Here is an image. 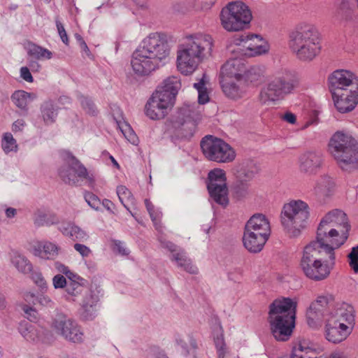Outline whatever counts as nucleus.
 I'll list each match as a JSON object with an SVG mask.
<instances>
[{"label": "nucleus", "instance_id": "obj_1", "mask_svg": "<svg viewBox=\"0 0 358 358\" xmlns=\"http://www.w3.org/2000/svg\"><path fill=\"white\" fill-rule=\"evenodd\" d=\"M213 46L214 40L208 34L197 32L185 36L177 50L178 71L185 76L192 74L201 63L212 56Z\"/></svg>", "mask_w": 358, "mask_h": 358}, {"label": "nucleus", "instance_id": "obj_2", "mask_svg": "<svg viewBox=\"0 0 358 358\" xmlns=\"http://www.w3.org/2000/svg\"><path fill=\"white\" fill-rule=\"evenodd\" d=\"M337 248L316 238L304 248L300 266L308 278L322 280L327 278L335 265Z\"/></svg>", "mask_w": 358, "mask_h": 358}, {"label": "nucleus", "instance_id": "obj_3", "mask_svg": "<svg viewBox=\"0 0 358 358\" xmlns=\"http://www.w3.org/2000/svg\"><path fill=\"white\" fill-rule=\"evenodd\" d=\"M296 306V301L285 297L270 304L268 321L276 340L285 341L290 337L294 327Z\"/></svg>", "mask_w": 358, "mask_h": 358}, {"label": "nucleus", "instance_id": "obj_4", "mask_svg": "<svg viewBox=\"0 0 358 358\" xmlns=\"http://www.w3.org/2000/svg\"><path fill=\"white\" fill-rule=\"evenodd\" d=\"M301 83V76L295 71L280 68L275 71L267 83L262 88L259 101L268 105L293 94Z\"/></svg>", "mask_w": 358, "mask_h": 358}, {"label": "nucleus", "instance_id": "obj_5", "mask_svg": "<svg viewBox=\"0 0 358 358\" xmlns=\"http://www.w3.org/2000/svg\"><path fill=\"white\" fill-rule=\"evenodd\" d=\"M325 337L333 343H340L352 334L355 326L354 308L346 303L336 305L326 317Z\"/></svg>", "mask_w": 358, "mask_h": 358}, {"label": "nucleus", "instance_id": "obj_6", "mask_svg": "<svg viewBox=\"0 0 358 358\" xmlns=\"http://www.w3.org/2000/svg\"><path fill=\"white\" fill-rule=\"evenodd\" d=\"M350 228L346 214L336 209L321 220L316 238L338 249L346 241Z\"/></svg>", "mask_w": 358, "mask_h": 358}, {"label": "nucleus", "instance_id": "obj_7", "mask_svg": "<svg viewBox=\"0 0 358 358\" xmlns=\"http://www.w3.org/2000/svg\"><path fill=\"white\" fill-rule=\"evenodd\" d=\"M329 150L343 171L351 172L358 169V145L351 135L336 132L330 139Z\"/></svg>", "mask_w": 358, "mask_h": 358}, {"label": "nucleus", "instance_id": "obj_8", "mask_svg": "<svg viewBox=\"0 0 358 358\" xmlns=\"http://www.w3.org/2000/svg\"><path fill=\"white\" fill-rule=\"evenodd\" d=\"M289 46L300 60L313 59L320 51L319 33L313 24L299 26L290 34Z\"/></svg>", "mask_w": 358, "mask_h": 358}, {"label": "nucleus", "instance_id": "obj_9", "mask_svg": "<svg viewBox=\"0 0 358 358\" xmlns=\"http://www.w3.org/2000/svg\"><path fill=\"white\" fill-rule=\"evenodd\" d=\"M309 215L307 203L300 199L292 200L283 206L281 223L286 233L290 237L296 238L306 228Z\"/></svg>", "mask_w": 358, "mask_h": 358}, {"label": "nucleus", "instance_id": "obj_10", "mask_svg": "<svg viewBox=\"0 0 358 358\" xmlns=\"http://www.w3.org/2000/svg\"><path fill=\"white\" fill-rule=\"evenodd\" d=\"M219 19L221 27L228 32L245 29L252 19L249 6L241 1L227 3L220 10Z\"/></svg>", "mask_w": 358, "mask_h": 358}, {"label": "nucleus", "instance_id": "obj_11", "mask_svg": "<svg viewBox=\"0 0 358 358\" xmlns=\"http://www.w3.org/2000/svg\"><path fill=\"white\" fill-rule=\"evenodd\" d=\"M196 103H185L174 114L171 120L169 129L178 138H191L196 129V119L199 111L196 110Z\"/></svg>", "mask_w": 358, "mask_h": 358}, {"label": "nucleus", "instance_id": "obj_12", "mask_svg": "<svg viewBox=\"0 0 358 358\" xmlns=\"http://www.w3.org/2000/svg\"><path fill=\"white\" fill-rule=\"evenodd\" d=\"M201 147L205 157L210 161L228 163L232 162L236 157L234 150L229 144L212 136L203 138Z\"/></svg>", "mask_w": 358, "mask_h": 358}, {"label": "nucleus", "instance_id": "obj_13", "mask_svg": "<svg viewBox=\"0 0 358 358\" xmlns=\"http://www.w3.org/2000/svg\"><path fill=\"white\" fill-rule=\"evenodd\" d=\"M334 301V297L329 293L318 295L310 304L306 311V322L312 329L322 327L328 315L335 310L330 309Z\"/></svg>", "mask_w": 358, "mask_h": 358}, {"label": "nucleus", "instance_id": "obj_14", "mask_svg": "<svg viewBox=\"0 0 358 358\" xmlns=\"http://www.w3.org/2000/svg\"><path fill=\"white\" fill-rule=\"evenodd\" d=\"M140 47L161 66L166 63L171 52L166 36L159 32L149 34L143 39Z\"/></svg>", "mask_w": 358, "mask_h": 358}, {"label": "nucleus", "instance_id": "obj_15", "mask_svg": "<svg viewBox=\"0 0 358 358\" xmlns=\"http://www.w3.org/2000/svg\"><path fill=\"white\" fill-rule=\"evenodd\" d=\"M51 327L56 334L72 343H79L84 340V334L80 327L64 314H57L52 319Z\"/></svg>", "mask_w": 358, "mask_h": 358}, {"label": "nucleus", "instance_id": "obj_16", "mask_svg": "<svg viewBox=\"0 0 358 358\" xmlns=\"http://www.w3.org/2000/svg\"><path fill=\"white\" fill-rule=\"evenodd\" d=\"M175 101L157 89L145 106L146 115L151 120L164 118L173 107Z\"/></svg>", "mask_w": 358, "mask_h": 358}, {"label": "nucleus", "instance_id": "obj_17", "mask_svg": "<svg viewBox=\"0 0 358 358\" xmlns=\"http://www.w3.org/2000/svg\"><path fill=\"white\" fill-rule=\"evenodd\" d=\"M65 164L59 170L61 179L66 184L76 185L80 180L86 178V168L71 153L66 152Z\"/></svg>", "mask_w": 358, "mask_h": 358}, {"label": "nucleus", "instance_id": "obj_18", "mask_svg": "<svg viewBox=\"0 0 358 358\" xmlns=\"http://www.w3.org/2000/svg\"><path fill=\"white\" fill-rule=\"evenodd\" d=\"M208 190L210 197L220 205L228 203V189L226 183L225 172L220 169H215L208 173Z\"/></svg>", "mask_w": 358, "mask_h": 358}, {"label": "nucleus", "instance_id": "obj_19", "mask_svg": "<svg viewBox=\"0 0 358 358\" xmlns=\"http://www.w3.org/2000/svg\"><path fill=\"white\" fill-rule=\"evenodd\" d=\"M329 87L332 96H341L339 93L347 92L350 88H358V80L355 74L348 70L334 71L329 76Z\"/></svg>", "mask_w": 358, "mask_h": 358}, {"label": "nucleus", "instance_id": "obj_20", "mask_svg": "<svg viewBox=\"0 0 358 358\" xmlns=\"http://www.w3.org/2000/svg\"><path fill=\"white\" fill-rule=\"evenodd\" d=\"M268 51V43L258 35H248L243 37L241 44L235 45L231 50L233 53L247 57L261 55Z\"/></svg>", "mask_w": 358, "mask_h": 358}, {"label": "nucleus", "instance_id": "obj_21", "mask_svg": "<svg viewBox=\"0 0 358 358\" xmlns=\"http://www.w3.org/2000/svg\"><path fill=\"white\" fill-rule=\"evenodd\" d=\"M158 240L162 247L167 249L171 253L170 259L176 264L178 267L191 274L197 273V268L192 264L183 249L166 241L162 235L158 236Z\"/></svg>", "mask_w": 358, "mask_h": 358}, {"label": "nucleus", "instance_id": "obj_22", "mask_svg": "<svg viewBox=\"0 0 358 358\" xmlns=\"http://www.w3.org/2000/svg\"><path fill=\"white\" fill-rule=\"evenodd\" d=\"M131 65L134 72L141 76H148L161 66L140 46L132 54Z\"/></svg>", "mask_w": 358, "mask_h": 358}, {"label": "nucleus", "instance_id": "obj_23", "mask_svg": "<svg viewBox=\"0 0 358 358\" xmlns=\"http://www.w3.org/2000/svg\"><path fill=\"white\" fill-rule=\"evenodd\" d=\"M323 164L324 156L317 150H305L299 156V169L301 173L308 175L316 174L322 169Z\"/></svg>", "mask_w": 358, "mask_h": 358}, {"label": "nucleus", "instance_id": "obj_24", "mask_svg": "<svg viewBox=\"0 0 358 358\" xmlns=\"http://www.w3.org/2000/svg\"><path fill=\"white\" fill-rule=\"evenodd\" d=\"M244 231L262 236L264 239L271 234V225L268 219L262 213L253 215L246 222Z\"/></svg>", "mask_w": 358, "mask_h": 358}, {"label": "nucleus", "instance_id": "obj_25", "mask_svg": "<svg viewBox=\"0 0 358 358\" xmlns=\"http://www.w3.org/2000/svg\"><path fill=\"white\" fill-rule=\"evenodd\" d=\"M100 290L96 286L91 285L85 292L81 302L80 316L85 320H90L94 317L93 307L99 300Z\"/></svg>", "mask_w": 358, "mask_h": 358}, {"label": "nucleus", "instance_id": "obj_26", "mask_svg": "<svg viewBox=\"0 0 358 358\" xmlns=\"http://www.w3.org/2000/svg\"><path fill=\"white\" fill-rule=\"evenodd\" d=\"M245 69V63L243 59L238 57L231 58L222 66L220 71L222 80H224L225 78H231L241 82Z\"/></svg>", "mask_w": 358, "mask_h": 358}, {"label": "nucleus", "instance_id": "obj_27", "mask_svg": "<svg viewBox=\"0 0 358 358\" xmlns=\"http://www.w3.org/2000/svg\"><path fill=\"white\" fill-rule=\"evenodd\" d=\"M60 251V248L55 243L42 241L36 243L33 247V254L45 260L55 259Z\"/></svg>", "mask_w": 358, "mask_h": 358}, {"label": "nucleus", "instance_id": "obj_28", "mask_svg": "<svg viewBox=\"0 0 358 358\" xmlns=\"http://www.w3.org/2000/svg\"><path fill=\"white\" fill-rule=\"evenodd\" d=\"M58 229L63 235L69 237L74 241L83 242L89 238L85 231L72 222L62 223Z\"/></svg>", "mask_w": 358, "mask_h": 358}, {"label": "nucleus", "instance_id": "obj_29", "mask_svg": "<svg viewBox=\"0 0 358 358\" xmlns=\"http://www.w3.org/2000/svg\"><path fill=\"white\" fill-rule=\"evenodd\" d=\"M268 238L264 239L260 234L257 235L252 232H248L244 231L243 236V243L244 247L250 252L257 253L260 252Z\"/></svg>", "mask_w": 358, "mask_h": 358}, {"label": "nucleus", "instance_id": "obj_30", "mask_svg": "<svg viewBox=\"0 0 358 358\" xmlns=\"http://www.w3.org/2000/svg\"><path fill=\"white\" fill-rule=\"evenodd\" d=\"M326 356H316L315 350L310 343L303 340L294 347L290 358H327Z\"/></svg>", "mask_w": 358, "mask_h": 358}, {"label": "nucleus", "instance_id": "obj_31", "mask_svg": "<svg viewBox=\"0 0 358 358\" xmlns=\"http://www.w3.org/2000/svg\"><path fill=\"white\" fill-rule=\"evenodd\" d=\"M181 88L180 79L178 76H172L166 78L162 85L157 89L160 90L162 92L166 94L167 96H170L176 101V95L178 91Z\"/></svg>", "mask_w": 358, "mask_h": 358}, {"label": "nucleus", "instance_id": "obj_32", "mask_svg": "<svg viewBox=\"0 0 358 358\" xmlns=\"http://www.w3.org/2000/svg\"><path fill=\"white\" fill-rule=\"evenodd\" d=\"M222 88L226 96L233 99L243 97L246 93V87L241 81L238 83L221 80Z\"/></svg>", "mask_w": 358, "mask_h": 358}, {"label": "nucleus", "instance_id": "obj_33", "mask_svg": "<svg viewBox=\"0 0 358 358\" xmlns=\"http://www.w3.org/2000/svg\"><path fill=\"white\" fill-rule=\"evenodd\" d=\"M334 179L328 175H323L317 180L313 191L317 195L329 196L335 189Z\"/></svg>", "mask_w": 358, "mask_h": 358}, {"label": "nucleus", "instance_id": "obj_34", "mask_svg": "<svg viewBox=\"0 0 358 358\" xmlns=\"http://www.w3.org/2000/svg\"><path fill=\"white\" fill-rule=\"evenodd\" d=\"M41 115L45 124L55 122L57 116V106L52 101H47L41 106Z\"/></svg>", "mask_w": 358, "mask_h": 358}, {"label": "nucleus", "instance_id": "obj_35", "mask_svg": "<svg viewBox=\"0 0 358 358\" xmlns=\"http://www.w3.org/2000/svg\"><path fill=\"white\" fill-rule=\"evenodd\" d=\"M175 341L185 354H189L197 348L196 341L191 334L177 333L175 335Z\"/></svg>", "mask_w": 358, "mask_h": 358}, {"label": "nucleus", "instance_id": "obj_36", "mask_svg": "<svg viewBox=\"0 0 358 358\" xmlns=\"http://www.w3.org/2000/svg\"><path fill=\"white\" fill-rule=\"evenodd\" d=\"M265 68L261 66H253L243 72L242 80L253 85L260 83L264 78Z\"/></svg>", "mask_w": 358, "mask_h": 358}, {"label": "nucleus", "instance_id": "obj_37", "mask_svg": "<svg viewBox=\"0 0 358 358\" xmlns=\"http://www.w3.org/2000/svg\"><path fill=\"white\" fill-rule=\"evenodd\" d=\"M12 264L20 273H29L32 270V264L30 261L22 254L14 252L10 259Z\"/></svg>", "mask_w": 358, "mask_h": 358}, {"label": "nucleus", "instance_id": "obj_38", "mask_svg": "<svg viewBox=\"0 0 358 358\" xmlns=\"http://www.w3.org/2000/svg\"><path fill=\"white\" fill-rule=\"evenodd\" d=\"M26 49L30 57L38 60L50 59L52 57L51 51L34 43H29Z\"/></svg>", "mask_w": 358, "mask_h": 358}, {"label": "nucleus", "instance_id": "obj_39", "mask_svg": "<svg viewBox=\"0 0 358 358\" xmlns=\"http://www.w3.org/2000/svg\"><path fill=\"white\" fill-rule=\"evenodd\" d=\"M35 97L36 96L34 94L23 90H18L13 94L11 99L17 107L22 110H27L29 102L34 99Z\"/></svg>", "mask_w": 358, "mask_h": 358}, {"label": "nucleus", "instance_id": "obj_40", "mask_svg": "<svg viewBox=\"0 0 358 358\" xmlns=\"http://www.w3.org/2000/svg\"><path fill=\"white\" fill-rule=\"evenodd\" d=\"M21 335L29 341H36L39 338V334L36 327L28 322H21L19 327Z\"/></svg>", "mask_w": 358, "mask_h": 358}, {"label": "nucleus", "instance_id": "obj_41", "mask_svg": "<svg viewBox=\"0 0 358 358\" xmlns=\"http://www.w3.org/2000/svg\"><path fill=\"white\" fill-rule=\"evenodd\" d=\"M207 83L208 80L206 75L203 74L200 80L194 84V87L198 92V102L200 104H205L209 101V96L206 88Z\"/></svg>", "mask_w": 358, "mask_h": 358}, {"label": "nucleus", "instance_id": "obj_42", "mask_svg": "<svg viewBox=\"0 0 358 358\" xmlns=\"http://www.w3.org/2000/svg\"><path fill=\"white\" fill-rule=\"evenodd\" d=\"M117 194L118 196L120 201L122 203L124 207L129 212V213L134 217V214L129 209L127 203H133L134 202V196L131 192L124 185L117 186Z\"/></svg>", "mask_w": 358, "mask_h": 358}, {"label": "nucleus", "instance_id": "obj_43", "mask_svg": "<svg viewBox=\"0 0 358 358\" xmlns=\"http://www.w3.org/2000/svg\"><path fill=\"white\" fill-rule=\"evenodd\" d=\"M1 146L6 154L11 152H16L18 149L16 140L13 138L12 134L9 132H6L3 135Z\"/></svg>", "mask_w": 358, "mask_h": 358}, {"label": "nucleus", "instance_id": "obj_44", "mask_svg": "<svg viewBox=\"0 0 358 358\" xmlns=\"http://www.w3.org/2000/svg\"><path fill=\"white\" fill-rule=\"evenodd\" d=\"M117 126L124 138L131 143L136 144L138 138L129 124L124 122H117Z\"/></svg>", "mask_w": 358, "mask_h": 358}, {"label": "nucleus", "instance_id": "obj_45", "mask_svg": "<svg viewBox=\"0 0 358 358\" xmlns=\"http://www.w3.org/2000/svg\"><path fill=\"white\" fill-rule=\"evenodd\" d=\"M348 263L350 268L355 273H358V245L352 248L351 252L348 255Z\"/></svg>", "mask_w": 358, "mask_h": 358}, {"label": "nucleus", "instance_id": "obj_46", "mask_svg": "<svg viewBox=\"0 0 358 358\" xmlns=\"http://www.w3.org/2000/svg\"><path fill=\"white\" fill-rule=\"evenodd\" d=\"M36 301L37 304L45 308H53L55 306V303L52 298L43 293L37 295Z\"/></svg>", "mask_w": 358, "mask_h": 358}, {"label": "nucleus", "instance_id": "obj_47", "mask_svg": "<svg viewBox=\"0 0 358 358\" xmlns=\"http://www.w3.org/2000/svg\"><path fill=\"white\" fill-rule=\"evenodd\" d=\"M84 283L69 282L66 286V292L71 296H78L83 292Z\"/></svg>", "mask_w": 358, "mask_h": 358}, {"label": "nucleus", "instance_id": "obj_48", "mask_svg": "<svg viewBox=\"0 0 358 358\" xmlns=\"http://www.w3.org/2000/svg\"><path fill=\"white\" fill-rule=\"evenodd\" d=\"M215 345L217 349L218 358H224L227 353L224 338L222 334L215 338Z\"/></svg>", "mask_w": 358, "mask_h": 358}, {"label": "nucleus", "instance_id": "obj_49", "mask_svg": "<svg viewBox=\"0 0 358 358\" xmlns=\"http://www.w3.org/2000/svg\"><path fill=\"white\" fill-rule=\"evenodd\" d=\"M85 200L92 208L96 210L99 208L101 201L99 197L93 193H85Z\"/></svg>", "mask_w": 358, "mask_h": 358}, {"label": "nucleus", "instance_id": "obj_50", "mask_svg": "<svg viewBox=\"0 0 358 358\" xmlns=\"http://www.w3.org/2000/svg\"><path fill=\"white\" fill-rule=\"evenodd\" d=\"M22 310L24 312L25 317L31 322H35L37 320L38 313L35 308L24 304L22 306Z\"/></svg>", "mask_w": 358, "mask_h": 358}, {"label": "nucleus", "instance_id": "obj_51", "mask_svg": "<svg viewBox=\"0 0 358 358\" xmlns=\"http://www.w3.org/2000/svg\"><path fill=\"white\" fill-rule=\"evenodd\" d=\"M67 284L66 278L61 274H57L52 278V285L55 289L64 288Z\"/></svg>", "mask_w": 358, "mask_h": 358}, {"label": "nucleus", "instance_id": "obj_52", "mask_svg": "<svg viewBox=\"0 0 358 358\" xmlns=\"http://www.w3.org/2000/svg\"><path fill=\"white\" fill-rule=\"evenodd\" d=\"M34 282L41 288L43 289L47 287V282L40 272H35L32 274Z\"/></svg>", "mask_w": 358, "mask_h": 358}, {"label": "nucleus", "instance_id": "obj_53", "mask_svg": "<svg viewBox=\"0 0 358 358\" xmlns=\"http://www.w3.org/2000/svg\"><path fill=\"white\" fill-rule=\"evenodd\" d=\"M56 26L57 29L58 34L60 36V38L63 41L64 43L66 45H68L69 43V38L66 32V30L63 26V24L61 23V22L58 20H56Z\"/></svg>", "mask_w": 358, "mask_h": 358}, {"label": "nucleus", "instance_id": "obj_54", "mask_svg": "<svg viewBox=\"0 0 358 358\" xmlns=\"http://www.w3.org/2000/svg\"><path fill=\"white\" fill-rule=\"evenodd\" d=\"M73 248L83 257L90 256L92 252L90 248L83 244L76 243Z\"/></svg>", "mask_w": 358, "mask_h": 358}, {"label": "nucleus", "instance_id": "obj_55", "mask_svg": "<svg viewBox=\"0 0 358 358\" xmlns=\"http://www.w3.org/2000/svg\"><path fill=\"white\" fill-rule=\"evenodd\" d=\"M248 166H245V164H242L240 170L239 177H245L246 179H250L252 178L255 173V167H253L251 170H246V167Z\"/></svg>", "mask_w": 358, "mask_h": 358}, {"label": "nucleus", "instance_id": "obj_56", "mask_svg": "<svg viewBox=\"0 0 358 358\" xmlns=\"http://www.w3.org/2000/svg\"><path fill=\"white\" fill-rule=\"evenodd\" d=\"M162 215V212L160 210H159L158 209L155 208V210H154V216L155 217H151V220L154 223L155 229L159 232L162 231V226L159 224V220H160Z\"/></svg>", "mask_w": 358, "mask_h": 358}, {"label": "nucleus", "instance_id": "obj_57", "mask_svg": "<svg viewBox=\"0 0 358 358\" xmlns=\"http://www.w3.org/2000/svg\"><path fill=\"white\" fill-rule=\"evenodd\" d=\"M66 277L70 280L69 282H76V283H84L85 280L78 275L77 273L69 271L68 273L66 275Z\"/></svg>", "mask_w": 358, "mask_h": 358}, {"label": "nucleus", "instance_id": "obj_58", "mask_svg": "<svg viewBox=\"0 0 358 358\" xmlns=\"http://www.w3.org/2000/svg\"><path fill=\"white\" fill-rule=\"evenodd\" d=\"M113 250L117 251L120 254L122 255H127L129 254V251L124 246V243L120 241H114Z\"/></svg>", "mask_w": 358, "mask_h": 358}, {"label": "nucleus", "instance_id": "obj_59", "mask_svg": "<svg viewBox=\"0 0 358 358\" xmlns=\"http://www.w3.org/2000/svg\"><path fill=\"white\" fill-rule=\"evenodd\" d=\"M47 216L48 215L45 213L38 210L35 214V222L40 225L48 224V221L46 220Z\"/></svg>", "mask_w": 358, "mask_h": 358}, {"label": "nucleus", "instance_id": "obj_60", "mask_svg": "<svg viewBox=\"0 0 358 358\" xmlns=\"http://www.w3.org/2000/svg\"><path fill=\"white\" fill-rule=\"evenodd\" d=\"M26 125V123L24 120L19 119L15 121L12 125V131L15 133L22 131L24 127Z\"/></svg>", "mask_w": 358, "mask_h": 358}, {"label": "nucleus", "instance_id": "obj_61", "mask_svg": "<svg viewBox=\"0 0 358 358\" xmlns=\"http://www.w3.org/2000/svg\"><path fill=\"white\" fill-rule=\"evenodd\" d=\"M20 76L27 82H33V77L27 67L24 66L20 69Z\"/></svg>", "mask_w": 358, "mask_h": 358}, {"label": "nucleus", "instance_id": "obj_62", "mask_svg": "<svg viewBox=\"0 0 358 358\" xmlns=\"http://www.w3.org/2000/svg\"><path fill=\"white\" fill-rule=\"evenodd\" d=\"M217 0H196L197 3L201 6V9L208 10L216 2Z\"/></svg>", "mask_w": 358, "mask_h": 358}, {"label": "nucleus", "instance_id": "obj_63", "mask_svg": "<svg viewBox=\"0 0 358 358\" xmlns=\"http://www.w3.org/2000/svg\"><path fill=\"white\" fill-rule=\"evenodd\" d=\"M350 0H337L335 3V7L338 12L344 11L349 7Z\"/></svg>", "mask_w": 358, "mask_h": 358}, {"label": "nucleus", "instance_id": "obj_64", "mask_svg": "<svg viewBox=\"0 0 358 358\" xmlns=\"http://www.w3.org/2000/svg\"><path fill=\"white\" fill-rule=\"evenodd\" d=\"M36 296L34 293L31 292H26L23 294L24 300L29 303L34 305L37 304Z\"/></svg>", "mask_w": 358, "mask_h": 358}]
</instances>
